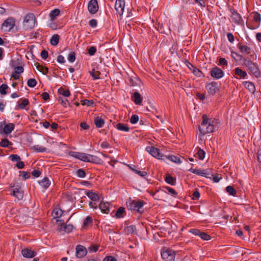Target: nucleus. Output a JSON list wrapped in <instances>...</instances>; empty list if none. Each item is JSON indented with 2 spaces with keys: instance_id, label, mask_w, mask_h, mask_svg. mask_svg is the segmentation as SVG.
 <instances>
[{
  "instance_id": "obj_15",
  "label": "nucleus",
  "mask_w": 261,
  "mask_h": 261,
  "mask_svg": "<svg viewBox=\"0 0 261 261\" xmlns=\"http://www.w3.org/2000/svg\"><path fill=\"white\" fill-rule=\"evenodd\" d=\"M211 75L216 79H219L223 76L224 72L219 68L215 67L211 69Z\"/></svg>"
},
{
  "instance_id": "obj_28",
  "label": "nucleus",
  "mask_w": 261,
  "mask_h": 261,
  "mask_svg": "<svg viewBox=\"0 0 261 261\" xmlns=\"http://www.w3.org/2000/svg\"><path fill=\"white\" fill-rule=\"evenodd\" d=\"M12 195L19 200H21L23 196V192L17 188H15L13 190Z\"/></svg>"
},
{
  "instance_id": "obj_44",
  "label": "nucleus",
  "mask_w": 261,
  "mask_h": 261,
  "mask_svg": "<svg viewBox=\"0 0 261 261\" xmlns=\"http://www.w3.org/2000/svg\"><path fill=\"white\" fill-rule=\"evenodd\" d=\"M37 84V81L34 79H30L27 82V85L29 87L33 88L36 86Z\"/></svg>"
},
{
  "instance_id": "obj_43",
  "label": "nucleus",
  "mask_w": 261,
  "mask_h": 261,
  "mask_svg": "<svg viewBox=\"0 0 261 261\" xmlns=\"http://www.w3.org/2000/svg\"><path fill=\"white\" fill-rule=\"evenodd\" d=\"M92 222V218L90 216H87L84 220L83 222V227H85Z\"/></svg>"
},
{
  "instance_id": "obj_62",
  "label": "nucleus",
  "mask_w": 261,
  "mask_h": 261,
  "mask_svg": "<svg viewBox=\"0 0 261 261\" xmlns=\"http://www.w3.org/2000/svg\"><path fill=\"white\" fill-rule=\"evenodd\" d=\"M59 101L61 104H62L64 106H66L67 103H68V101L66 99L63 98L62 97H60L59 98Z\"/></svg>"
},
{
  "instance_id": "obj_46",
  "label": "nucleus",
  "mask_w": 261,
  "mask_h": 261,
  "mask_svg": "<svg viewBox=\"0 0 261 261\" xmlns=\"http://www.w3.org/2000/svg\"><path fill=\"white\" fill-rule=\"evenodd\" d=\"M29 102L27 99H22V102L18 104L19 107L21 109H24L25 107L29 104Z\"/></svg>"
},
{
  "instance_id": "obj_41",
  "label": "nucleus",
  "mask_w": 261,
  "mask_h": 261,
  "mask_svg": "<svg viewBox=\"0 0 261 261\" xmlns=\"http://www.w3.org/2000/svg\"><path fill=\"white\" fill-rule=\"evenodd\" d=\"M226 190L230 195L233 196H235L236 195L237 192L232 186H227L226 188Z\"/></svg>"
},
{
  "instance_id": "obj_42",
  "label": "nucleus",
  "mask_w": 261,
  "mask_h": 261,
  "mask_svg": "<svg viewBox=\"0 0 261 261\" xmlns=\"http://www.w3.org/2000/svg\"><path fill=\"white\" fill-rule=\"evenodd\" d=\"M89 73L90 75L93 77L94 80H96L99 79V75H100V73L99 71H95V69H92V71H89Z\"/></svg>"
},
{
  "instance_id": "obj_29",
  "label": "nucleus",
  "mask_w": 261,
  "mask_h": 261,
  "mask_svg": "<svg viewBox=\"0 0 261 261\" xmlns=\"http://www.w3.org/2000/svg\"><path fill=\"white\" fill-rule=\"evenodd\" d=\"M238 47L240 49L241 52L242 53H246L247 54H249L251 52L250 48L246 45H242L239 44L238 45Z\"/></svg>"
},
{
  "instance_id": "obj_36",
  "label": "nucleus",
  "mask_w": 261,
  "mask_h": 261,
  "mask_svg": "<svg viewBox=\"0 0 261 261\" xmlns=\"http://www.w3.org/2000/svg\"><path fill=\"white\" fill-rule=\"evenodd\" d=\"M136 231V227L134 225H130L127 227H125L124 228V231L127 234H130L135 232Z\"/></svg>"
},
{
  "instance_id": "obj_58",
  "label": "nucleus",
  "mask_w": 261,
  "mask_h": 261,
  "mask_svg": "<svg viewBox=\"0 0 261 261\" xmlns=\"http://www.w3.org/2000/svg\"><path fill=\"white\" fill-rule=\"evenodd\" d=\"M98 246L92 244L88 247V249L91 252H96L98 249Z\"/></svg>"
},
{
  "instance_id": "obj_24",
  "label": "nucleus",
  "mask_w": 261,
  "mask_h": 261,
  "mask_svg": "<svg viewBox=\"0 0 261 261\" xmlns=\"http://www.w3.org/2000/svg\"><path fill=\"white\" fill-rule=\"evenodd\" d=\"M73 226L71 224L64 225L62 224L59 228V231H64L65 232L69 233L73 229Z\"/></svg>"
},
{
  "instance_id": "obj_19",
  "label": "nucleus",
  "mask_w": 261,
  "mask_h": 261,
  "mask_svg": "<svg viewBox=\"0 0 261 261\" xmlns=\"http://www.w3.org/2000/svg\"><path fill=\"white\" fill-rule=\"evenodd\" d=\"M109 205L110 203L109 202H101L99 205V207L102 213L108 214L110 211Z\"/></svg>"
},
{
  "instance_id": "obj_51",
  "label": "nucleus",
  "mask_w": 261,
  "mask_h": 261,
  "mask_svg": "<svg viewBox=\"0 0 261 261\" xmlns=\"http://www.w3.org/2000/svg\"><path fill=\"white\" fill-rule=\"evenodd\" d=\"M139 116L137 115H133L130 118V121L132 124H136L139 121Z\"/></svg>"
},
{
  "instance_id": "obj_49",
  "label": "nucleus",
  "mask_w": 261,
  "mask_h": 261,
  "mask_svg": "<svg viewBox=\"0 0 261 261\" xmlns=\"http://www.w3.org/2000/svg\"><path fill=\"white\" fill-rule=\"evenodd\" d=\"M68 60L70 62H73L75 60V54L73 51H71L69 53Z\"/></svg>"
},
{
  "instance_id": "obj_23",
  "label": "nucleus",
  "mask_w": 261,
  "mask_h": 261,
  "mask_svg": "<svg viewBox=\"0 0 261 261\" xmlns=\"http://www.w3.org/2000/svg\"><path fill=\"white\" fill-rule=\"evenodd\" d=\"M234 72L236 75L239 76V79H244L247 76L246 71L242 70L239 67L235 68Z\"/></svg>"
},
{
  "instance_id": "obj_3",
  "label": "nucleus",
  "mask_w": 261,
  "mask_h": 261,
  "mask_svg": "<svg viewBox=\"0 0 261 261\" xmlns=\"http://www.w3.org/2000/svg\"><path fill=\"white\" fill-rule=\"evenodd\" d=\"M1 30L4 32H17L18 27L15 24V19L13 17L8 18L2 24Z\"/></svg>"
},
{
  "instance_id": "obj_38",
  "label": "nucleus",
  "mask_w": 261,
  "mask_h": 261,
  "mask_svg": "<svg viewBox=\"0 0 261 261\" xmlns=\"http://www.w3.org/2000/svg\"><path fill=\"white\" fill-rule=\"evenodd\" d=\"M36 68L37 70L41 72L43 74H46L48 71V69L47 67H44L42 65L39 64H36Z\"/></svg>"
},
{
  "instance_id": "obj_37",
  "label": "nucleus",
  "mask_w": 261,
  "mask_h": 261,
  "mask_svg": "<svg viewBox=\"0 0 261 261\" xmlns=\"http://www.w3.org/2000/svg\"><path fill=\"white\" fill-rule=\"evenodd\" d=\"M125 212V208L123 207H120L117 211L116 213V217L117 218H123L124 217V213Z\"/></svg>"
},
{
  "instance_id": "obj_64",
  "label": "nucleus",
  "mask_w": 261,
  "mask_h": 261,
  "mask_svg": "<svg viewBox=\"0 0 261 261\" xmlns=\"http://www.w3.org/2000/svg\"><path fill=\"white\" fill-rule=\"evenodd\" d=\"M103 261H117V260L115 257L109 256L106 257L103 259Z\"/></svg>"
},
{
  "instance_id": "obj_6",
  "label": "nucleus",
  "mask_w": 261,
  "mask_h": 261,
  "mask_svg": "<svg viewBox=\"0 0 261 261\" xmlns=\"http://www.w3.org/2000/svg\"><path fill=\"white\" fill-rule=\"evenodd\" d=\"M162 258L166 261H174L175 256L174 251L167 248H164L161 251Z\"/></svg>"
},
{
  "instance_id": "obj_25",
  "label": "nucleus",
  "mask_w": 261,
  "mask_h": 261,
  "mask_svg": "<svg viewBox=\"0 0 261 261\" xmlns=\"http://www.w3.org/2000/svg\"><path fill=\"white\" fill-rule=\"evenodd\" d=\"M94 123L97 127L99 128L102 127L103 126L105 121L103 119L97 116L94 118Z\"/></svg>"
},
{
  "instance_id": "obj_50",
  "label": "nucleus",
  "mask_w": 261,
  "mask_h": 261,
  "mask_svg": "<svg viewBox=\"0 0 261 261\" xmlns=\"http://www.w3.org/2000/svg\"><path fill=\"white\" fill-rule=\"evenodd\" d=\"M76 175L79 177L83 178L86 176V173L82 169H79L76 171Z\"/></svg>"
},
{
  "instance_id": "obj_27",
  "label": "nucleus",
  "mask_w": 261,
  "mask_h": 261,
  "mask_svg": "<svg viewBox=\"0 0 261 261\" xmlns=\"http://www.w3.org/2000/svg\"><path fill=\"white\" fill-rule=\"evenodd\" d=\"M14 124L13 123H9L6 124L3 129L4 133L8 134L11 133L14 128Z\"/></svg>"
},
{
  "instance_id": "obj_45",
  "label": "nucleus",
  "mask_w": 261,
  "mask_h": 261,
  "mask_svg": "<svg viewBox=\"0 0 261 261\" xmlns=\"http://www.w3.org/2000/svg\"><path fill=\"white\" fill-rule=\"evenodd\" d=\"M164 188L167 190L168 192L170 193L173 197H175L177 196V193L174 189L168 187H165Z\"/></svg>"
},
{
  "instance_id": "obj_1",
  "label": "nucleus",
  "mask_w": 261,
  "mask_h": 261,
  "mask_svg": "<svg viewBox=\"0 0 261 261\" xmlns=\"http://www.w3.org/2000/svg\"><path fill=\"white\" fill-rule=\"evenodd\" d=\"M203 121L199 126V130L202 135L214 132L217 128L216 122L212 121L206 115L202 116Z\"/></svg>"
},
{
  "instance_id": "obj_32",
  "label": "nucleus",
  "mask_w": 261,
  "mask_h": 261,
  "mask_svg": "<svg viewBox=\"0 0 261 261\" xmlns=\"http://www.w3.org/2000/svg\"><path fill=\"white\" fill-rule=\"evenodd\" d=\"M116 128L120 130L127 132L129 130V128L123 123H118L116 125Z\"/></svg>"
},
{
  "instance_id": "obj_40",
  "label": "nucleus",
  "mask_w": 261,
  "mask_h": 261,
  "mask_svg": "<svg viewBox=\"0 0 261 261\" xmlns=\"http://www.w3.org/2000/svg\"><path fill=\"white\" fill-rule=\"evenodd\" d=\"M166 158L176 163H181V161L179 157L174 155L165 156Z\"/></svg>"
},
{
  "instance_id": "obj_9",
  "label": "nucleus",
  "mask_w": 261,
  "mask_h": 261,
  "mask_svg": "<svg viewBox=\"0 0 261 261\" xmlns=\"http://www.w3.org/2000/svg\"><path fill=\"white\" fill-rule=\"evenodd\" d=\"M79 159L84 162L95 163L97 158L93 155L80 152Z\"/></svg>"
},
{
  "instance_id": "obj_17",
  "label": "nucleus",
  "mask_w": 261,
  "mask_h": 261,
  "mask_svg": "<svg viewBox=\"0 0 261 261\" xmlns=\"http://www.w3.org/2000/svg\"><path fill=\"white\" fill-rule=\"evenodd\" d=\"M21 254L23 257L26 258H32L36 255V253L35 251L29 248L22 249L21 250Z\"/></svg>"
},
{
  "instance_id": "obj_48",
  "label": "nucleus",
  "mask_w": 261,
  "mask_h": 261,
  "mask_svg": "<svg viewBox=\"0 0 261 261\" xmlns=\"http://www.w3.org/2000/svg\"><path fill=\"white\" fill-rule=\"evenodd\" d=\"M205 152L203 150L199 148L198 151H197V155L198 156V158L200 160H203L205 156Z\"/></svg>"
},
{
  "instance_id": "obj_33",
  "label": "nucleus",
  "mask_w": 261,
  "mask_h": 261,
  "mask_svg": "<svg viewBox=\"0 0 261 261\" xmlns=\"http://www.w3.org/2000/svg\"><path fill=\"white\" fill-rule=\"evenodd\" d=\"M39 184L44 188L46 189L49 186L50 182L47 177H45L39 182Z\"/></svg>"
},
{
  "instance_id": "obj_54",
  "label": "nucleus",
  "mask_w": 261,
  "mask_h": 261,
  "mask_svg": "<svg viewBox=\"0 0 261 261\" xmlns=\"http://www.w3.org/2000/svg\"><path fill=\"white\" fill-rule=\"evenodd\" d=\"M9 158L12 161H19L20 160V158L17 154H11L9 156Z\"/></svg>"
},
{
  "instance_id": "obj_30",
  "label": "nucleus",
  "mask_w": 261,
  "mask_h": 261,
  "mask_svg": "<svg viewBox=\"0 0 261 261\" xmlns=\"http://www.w3.org/2000/svg\"><path fill=\"white\" fill-rule=\"evenodd\" d=\"M165 181L167 183L171 185H175L176 183V179L175 178H173L172 176H171L169 174H166V178H165Z\"/></svg>"
},
{
  "instance_id": "obj_59",
  "label": "nucleus",
  "mask_w": 261,
  "mask_h": 261,
  "mask_svg": "<svg viewBox=\"0 0 261 261\" xmlns=\"http://www.w3.org/2000/svg\"><path fill=\"white\" fill-rule=\"evenodd\" d=\"M9 144V142L7 139H2L0 143L1 145L3 147H7Z\"/></svg>"
},
{
  "instance_id": "obj_21",
  "label": "nucleus",
  "mask_w": 261,
  "mask_h": 261,
  "mask_svg": "<svg viewBox=\"0 0 261 261\" xmlns=\"http://www.w3.org/2000/svg\"><path fill=\"white\" fill-rule=\"evenodd\" d=\"M243 84L244 86L252 93H254L255 91V87L254 85L250 82H244Z\"/></svg>"
},
{
  "instance_id": "obj_60",
  "label": "nucleus",
  "mask_w": 261,
  "mask_h": 261,
  "mask_svg": "<svg viewBox=\"0 0 261 261\" xmlns=\"http://www.w3.org/2000/svg\"><path fill=\"white\" fill-rule=\"evenodd\" d=\"M48 53L47 51H46L45 50H43L41 52V56L43 59H44V60L46 59L48 57Z\"/></svg>"
},
{
  "instance_id": "obj_56",
  "label": "nucleus",
  "mask_w": 261,
  "mask_h": 261,
  "mask_svg": "<svg viewBox=\"0 0 261 261\" xmlns=\"http://www.w3.org/2000/svg\"><path fill=\"white\" fill-rule=\"evenodd\" d=\"M133 171L141 177H144L147 174L145 171H140L136 169H133Z\"/></svg>"
},
{
  "instance_id": "obj_35",
  "label": "nucleus",
  "mask_w": 261,
  "mask_h": 261,
  "mask_svg": "<svg viewBox=\"0 0 261 261\" xmlns=\"http://www.w3.org/2000/svg\"><path fill=\"white\" fill-rule=\"evenodd\" d=\"M59 40V36L55 34H54L50 39V43L51 45L56 46L58 44Z\"/></svg>"
},
{
  "instance_id": "obj_31",
  "label": "nucleus",
  "mask_w": 261,
  "mask_h": 261,
  "mask_svg": "<svg viewBox=\"0 0 261 261\" xmlns=\"http://www.w3.org/2000/svg\"><path fill=\"white\" fill-rule=\"evenodd\" d=\"M86 195L93 201H97L99 200V196L97 194L89 191L87 193Z\"/></svg>"
},
{
  "instance_id": "obj_55",
  "label": "nucleus",
  "mask_w": 261,
  "mask_h": 261,
  "mask_svg": "<svg viewBox=\"0 0 261 261\" xmlns=\"http://www.w3.org/2000/svg\"><path fill=\"white\" fill-rule=\"evenodd\" d=\"M14 70L16 74H20L23 72V68L20 66L15 67Z\"/></svg>"
},
{
  "instance_id": "obj_34",
  "label": "nucleus",
  "mask_w": 261,
  "mask_h": 261,
  "mask_svg": "<svg viewBox=\"0 0 261 261\" xmlns=\"http://www.w3.org/2000/svg\"><path fill=\"white\" fill-rule=\"evenodd\" d=\"M58 92L60 94L64 96L65 97H68L70 95V91L68 90H66L63 87H61L58 90Z\"/></svg>"
},
{
  "instance_id": "obj_18",
  "label": "nucleus",
  "mask_w": 261,
  "mask_h": 261,
  "mask_svg": "<svg viewBox=\"0 0 261 261\" xmlns=\"http://www.w3.org/2000/svg\"><path fill=\"white\" fill-rule=\"evenodd\" d=\"M63 212L59 208H55L54 209L52 212V216L54 219L56 220V222H61L62 220L59 219V218L62 215Z\"/></svg>"
},
{
  "instance_id": "obj_20",
  "label": "nucleus",
  "mask_w": 261,
  "mask_h": 261,
  "mask_svg": "<svg viewBox=\"0 0 261 261\" xmlns=\"http://www.w3.org/2000/svg\"><path fill=\"white\" fill-rule=\"evenodd\" d=\"M210 170V169L208 171L207 170L196 169V171H195V174L208 178L210 177L208 175H212Z\"/></svg>"
},
{
  "instance_id": "obj_22",
  "label": "nucleus",
  "mask_w": 261,
  "mask_h": 261,
  "mask_svg": "<svg viewBox=\"0 0 261 261\" xmlns=\"http://www.w3.org/2000/svg\"><path fill=\"white\" fill-rule=\"evenodd\" d=\"M60 14V10L59 9H55L51 11L49 14V17L51 21H53Z\"/></svg>"
},
{
  "instance_id": "obj_13",
  "label": "nucleus",
  "mask_w": 261,
  "mask_h": 261,
  "mask_svg": "<svg viewBox=\"0 0 261 261\" xmlns=\"http://www.w3.org/2000/svg\"><path fill=\"white\" fill-rule=\"evenodd\" d=\"M207 92L212 95H214L219 89V86L217 82L208 83L206 86Z\"/></svg>"
},
{
  "instance_id": "obj_61",
  "label": "nucleus",
  "mask_w": 261,
  "mask_h": 261,
  "mask_svg": "<svg viewBox=\"0 0 261 261\" xmlns=\"http://www.w3.org/2000/svg\"><path fill=\"white\" fill-rule=\"evenodd\" d=\"M97 20L95 19L90 20L89 22V24L92 28H95L97 25Z\"/></svg>"
},
{
  "instance_id": "obj_7",
  "label": "nucleus",
  "mask_w": 261,
  "mask_h": 261,
  "mask_svg": "<svg viewBox=\"0 0 261 261\" xmlns=\"http://www.w3.org/2000/svg\"><path fill=\"white\" fill-rule=\"evenodd\" d=\"M144 203L142 201L133 200L127 202L128 209L131 211H135L138 212H140V209L143 206Z\"/></svg>"
},
{
  "instance_id": "obj_12",
  "label": "nucleus",
  "mask_w": 261,
  "mask_h": 261,
  "mask_svg": "<svg viewBox=\"0 0 261 261\" xmlns=\"http://www.w3.org/2000/svg\"><path fill=\"white\" fill-rule=\"evenodd\" d=\"M189 232L196 236H198L203 240H209L211 239L210 236L205 232L201 231L197 229H191Z\"/></svg>"
},
{
  "instance_id": "obj_47",
  "label": "nucleus",
  "mask_w": 261,
  "mask_h": 261,
  "mask_svg": "<svg viewBox=\"0 0 261 261\" xmlns=\"http://www.w3.org/2000/svg\"><path fill=\"white\" fill-rule=\"evenodd\" d=\"M8 88V86L6 84H2L0 86V93L2 95L6 94V89Z\"/></svg>"
},
{
  "instance_id": "obj_16",
  "label": "nucleus",
  "mask_w": 261,
  "mask_h": 261,
  "mask_svg": "<svg viewBox=\"0 0 261 261\" xmlns=\"http://www.w3.org/2000/svg\"><path fill=\"white\" fill-rule=\"evenodd\" d=\"M86 248L82 245H77L76 247V256L78 258L83 257L87 254Z\"/></svg>"
},
{
  "instance_id": "obj_26",
  "label": "nucleus",
  "mask_w": 261,
  "mask_h": 261,
  "mask_svg": "<svg viewBox=\"0 0 261 261\" xmlns=\"http://www.w3.org/2000/svg\"><path fill=\"white\" fill-rule=\"evenodd\" d=\"M133 97L134 98V101L136 105H140L141 103L142 99L138 92H135L134 93Z\"/></svg>"
},
{
  "instance_id": "obj_11",
  "label": "nucleus",
  "mask_w": 261,
  "mask_h": 261,
  "mask_svg": "<svg viewBox=\"0 0 261 261\" xmlns=\"http://www.w3.org/2000/svg\"><path fill=\"white\" fill-rule=\"evenodd\" d=\"M99 7L97 0H90L88 4V10L91 14H95L98 10Z\"/></svg>"
},
{
  "instance_id": "obj_2",
  "label": "nucleus",
  "mask_w": 261,
  "mask_h": 261,
  "mask_svg": "<svg viewBox=\"0 0 261 261\" xmlns=\"http://www.w3.org/2000/svg\"><path fill=\"white\" fill-rule=\"evenodd\" d=\"M260 20V14L257 12H253L248 17L246 25L249 29L254 30L259 26Z\"/></svg>"
},
{
  "instance_id": "obj_53",
  "label": "nucleus",
  "mask_w": 261,
  "mask_h": 261,
  "mask_svg": "<svg viewBox=\"0 0 261 261\" xmlns=\"http://www.w3.org/2000/svg\"><path fill=\"white\" fill-rule=\"evenodd\" d=\"M81 103L83 106H90L93 104V101L92 100L85 99L81 101Z\"/></svg>"
},
{
  "instance_id": "obj_52",
  "label": "nucleus",
  "mask_w": 261,
  "mask_h": 261,
  "mask_svg": "<svg viewBox=\"0 0 261 261\" xmlns=\"http://www.w3.org/2000/svg\"><path fill=\"white\" fill-rule=\"evenodd\" d=\"M34 148L37 152H44L46 150L45 147L39 145L34 146Z\"/></svg>"
},
{
  "instance_id": "obj_57",
  "label": "nucleus",
  "mask_w": 261,
  "mask_h": 261,
  "mask_svg": "<svg viewBox=\"0 0 261 261\" xmlns=\"http://www.w3.org/2000/svg\"><path fill=\"white\" fill-rule=\"evenodd\" d=\"M96 51V48L94 46L90 47L88 49V54L90 56H93Z\"/></svg>"
},
{
  "instance_id": "obj_4",
  "label": "nucleus",
  "mask_w": 261,
  "mask_h": 261,
  "mask_svg": "<svg viewBox=\"0 0 261 261\" xmlns=\"http://www.w3.org/2000/svg\"><path fill=\"white\" fill-rule=\"evenodd\" d=\"M36 23V18L33 13H29L24 17L23 27L28 31L34 28Z\"/></svg>"
},
{
  "instance_id": "obj_8",
  "label": "nucleus",
  "mask_w": 261,
  "mask_h": 261,
  "mask_svg": "<svg viewBox=\"0 0 261 261\" xmlns=\"http://www.w3.org/2000/svg\"><path fill=\"white\" fill-rule=\"evenodd\" d=\"M146 150L153 157L159 159H164V157H165V155L160 152L158 148L154 146H147L146 148Z\"/></svg>"
},
{
  "instance_id": "obj_39",
  "label": "nucleus",
  "mask_w": 261,
  "mask_h": 261,
  "mask_svg": "<svg viewBox=\"0 0 261 261\" xmlns=\"http://www.w3.org/2000/svg\"><path fill=\"white\" fill-rule=\"evenodd\" d=\"M231 56L236 61H240L241 60L244 61V59H245L243 57V56L240 55L234 51H231Z\"/></svg>"
},
{
  "instance_id": "obj_14",
  "label": "nucleus",
  "mask_w": 261,
  "mask_h": 261,
  "mask_svg": "<svg viewBox=\"0 0 261 261\" xmlns=\"http://www.w3.org/2000/svg\"><path fill=\"white\" fill-rule=\"evenodd\" d=\"M125 6L124 0H116L115 5V9L116 10L118 14L120 15H122L124 12V9Z\"/></svg>"
},
{
  "instance_id": "obj_10",
  "label": "nucleus",
  "mask_w": 261,
  "mask_h": 261,
  "mask_svg": "<svg viewBox=\"0 0 261 261\" xmlns=\"http://www.w3.org/2000/svg\"><path fill=\"white\" fill-rule=\"evenodd\" d=\"M230 11L231 14L230 17L232 20L236 24L242 25L244 23V21L240 14L237 13L234 10L232 9L230 10Z\"/></svg>"
},
{
  "instance_id": "obj_5",
  "label": "nucleus",
  "mask_w": 261,
  "mask_h": 261,
  "mask_svg": "<svg viewBox=\"0 0 261 261\" xmlns=\"http://www.w3.org/2000/svg\"><path fill=\"white\" fill-rule=\"evenodd\" d=\"M244 64L248 68L251 73L256 77L260 76L261 73L259 71L257 66L250 60L244 59Z\"/></svg>"
},
{
  "instance_id": "obj_63",
  "label": "nucleus",
  "mask_w": 261,
  "mask_h": 261,
  "mask_svg": "<svg viewBox=\"0 0 261 261\" xmlns=\"http://www.w3.org/2000/svg\"><path fill=\"white\" fill-rule=\"evenodd\" d=\"M57 61L59 63H64L65 62V60L64 59V58L62 55H59V56H58V57H57Z\"/></svg>"
}]
</instances>
